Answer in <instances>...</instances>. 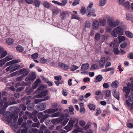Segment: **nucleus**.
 <instances>
[{"label":"nucleus","mask_w":133,"mask_h":133,"mask_svg":"<svg viewBox=\"0 0 133 133\" xmlns=\"http://www.w3.org/2000/svg\"><path fill=\"white\" fill-rule=\"evenodd\" d=\"M16 49L18 51L20 52H22L24 50V48L19 45L17 46Z\"/></svg>","instance_id":"33"},{"label":"nucleus","mask_w":133,"mask_h":133,"mask_svg":"<svg viewBox=\"0 0 133 133\" xmlns=\"http://www.w3.org/2000/svg\"><path fill=\"white\" fill-rule=\"evenodd\" d=\"M40 63L42 64H44L46 63L47 62V60L46 59L44 58V57H42L40 59Z\"/></svg>","instance_id":"39"},{"label":"nucleus","mask_w":133,"mask_h":133,"mask_svg":"<svg viewBox=\"0 0 133 133\" xmlns=\"http://www.w3.org/2000/svg\"><path fill=\"white\" fill-rule=\"evenodd\" d=\"M18 60H13L11 61L8 62L6 64L5 66H9L10 65H11L13 64L17 63L19 62Z\"/></svg>","instance_id":"17"},{"label":"nucleus","mask_w":133,"mask_h":133,"mask_svg":"<svg viewBox=\"0 0 133 133\" xmlns=\"http://www.w3.org/2000/svg\"><path fill=\"white\" fill-rule=\"evenodd\" d=\"M11 104V103H10V99H9L8 101H6V103L4 104V107L6 108L7 107L8 105H9Z\"/></svg>","instance_id":"38"},{"label":"nucleus","mask_w":133,"mask_h":133,"mask_svg":"<svg viewBox=\"0 0 133 133\" xmlns=\"http://www.w3.org/2000/svg\"><path fill=\"white\" fill-rule=\"evenodd\" d=\"M12 70L11 71V72L15 71L18 69L20 67L19 65L13 64L11 65Z\"/></svg>","instance_id":"13"},{"label":"nucleus","mask_w":133,"mask_h":133,"mask_svg":"<svg viewBox=\"0 0 133 133\" xmlns=\"http://www.w3.org/2000/svg\"><path fill=\"white\" fill-rule=\"evenodd\" d=\"M40 125V123L38 121V122L36 123H33L32 125V127H39V126Z\"/></svg>","instance_id":"51"},{"label":"nucleus","mask_w":133,"mask_h":133,"mask_svg":"<svg viewBox=\"0 0 133 133\" xmlns=\"http://www.w3.org/2000/svg\"><path fill=\"white\" fill-rule=\"evenodd\" d=\"M79 124L81 127H84L86 124L85 122L83 120H80L79 122Z\"/></svg>","instance_id":"36"},{"label":"nucleus","mask_w":133,"mask_h":133,"mask_svg":"<svg viewBox=\"0 0 133 133\" xmlns=\"http://www.w3.org/2000/svg\"><path fill=\"white\" fill-rule=\"evenodd\" d=\"M38 109L40 111H42L45 109L46 108L45 103H41L37 105Z\"/></svg>","instance_id":"9"},{"label":"nucleus","mask_w":133,"mask_h":133,"mask_svg":"<svg viewBox=\"0 0 133 133\" xmlns=\"http://www.w3.org/2000/svg\"><path fill=\"white\" fill-rule=\"evenodd\" d=\"M78 68V67L75 65H73L70 68V69L71 71H74Z\"/></svg>","instance_id":"41"},{"label":"nucleus","mask_w":133,"mask_h":133,"mask_svg":"<svg viewBox=\"0 0 133 133\" xmlns=\"http://www.w3.org/2000/svg\"><path fill=\"white\" fill-rule=\"evenodd\" d=\"M34 3L36 7H39L40 3L38 0H35L34 1Z\"/></svg>","instance_id":"30"},{"label":"nucleus","mask_w":133,"mask_h":133,"mask_svg":"<svg viewBox=\"0 0 133 133\" xmlns=\"http://www.w3.org/2000/svg\"><path fill=\"white\" fill-rule=\"evenodd\" d=\"M114 47V48L113 50V51L114 53L116 55H117L119 53V51L118 50V48L117 47Z\"/></svg>","instance_id":"40"},{"label":"nucleus","mask_w":133,"mask_h":133,"mask_svg":"<svg viewBox=\"0 0 133 133\" xmlns=\"http://www.w3.org/2000/svg\"><path fill=\"white\" fill-rule=\"evenodd\" d=\"M43 4L44 7L48 9H49L50 7V5L49 3L46 1L43 2Z\"/></svg>","instance_id":"27"},{"label":"nucleus","mask_w":133,"mask_h":133,"mask_svg":"<svg viewBox=\"0 0 133 133\" xmlns=\"http://www.w3.org/2000/svg\"><path fill=\"white\" fill-rule=\"evenodd\" d=\"M7 54V52L6 51H4L3 48L0 47V57L1 58H3Z\"/></svg>","instance_id":"12"},{"label":"nucleus","mask_w":133,"mask_h":133,"mask_svg":"<svg viewBox=\"0 0 133 133\" xmlns=\"http://www.w3.org/2000/svg\"><path fill=\"white\" fill-rule=\"evenodd\" d=\"M105 58L104 57H102L99 62V64L101 68H103L104 66L105 62Z\"/></svg>","instance_id":"8"},{"label":"nucleus","mask_w":133,"mask_h":133,"mask_svg":"<svg viewBox=\"0 0 133 133\" xmlns=\"http://www.w3.org/2000/svg\"><path fill=\"white\" fill-rule=\"evenodd\" d=\"M110 91L109 90H107L105 94V95L107 97H109L110 95Z\"/></svg>","instance_id":"62"},{"label":"nucleus","mask_w":133,"mask_h":133,"mask_svg":"<svg viewBox=\"0 0 133 133\" xmlns=\"http://www.w3.org/2000/svg\"><path fill=\"white\" fill-rule=\"evenodd\" d=\"M127 45V43L126 42H125L121 44L120 45L121 47L122 48H125Z\"/></svg>","instance_id":"60"},{"label":"nucleus","mask_w":133,"mask_h":133,"mask_svg":"<svg viewBox=\"0 0 133 133\" xmlns=\"http://www.w3.org/2000/svg\"><path fill=\"white\" fill-rule=\"evenodd\" d=\"M126 37L123 36H118V38L119 40V42L121 43L123 41H125V40Z\"/></svg>","instance_id":"21"},{"label":"nucleus","mask_w":133,"mask_h":133,"mask_svg":"<svg viewBox=\"0 0 133 133\" xmlns=\"http://www.w3.org/2000/svg\"><path fill=\"white\" fill-rule=\"evenodd\" d=\"M48 91L47 90H45L43 92H41L37 95L36 97L38 98H41L45 96L48 94Z\"/></svg>","instance_id":"10"},{"label":"nucleus","mask_w":133,"mask_h":133,"mask_svg":"<svg viewBox=\"0 0 133 133\" xmlns=\"http://www.w3.org/2000/svg\"><path fill=\"white\" fill-rule=\"evenodd\" d=\"M99 22L97 20H95L93 23V27L94 29L97 30L98 28Z\"/></svg>","instance_id":"15"},{"label":"nucleus","mask_w":133,"mask_h":133,"mask_svg":"<svg viewBox=\"0 0 133 133\" xmlns=\"http://www.w3.org/2000/svg\"><path fill=\"white\" fill-rule=\"evenodd\" d=\"M101 38L100 34L98 32H97L95 35V38L97 41H99V40Z\"/></svg>","instance_id":"34"},{"label":"nucleus","mask_w":133,"mask_h":133,"mask_svg":"<svg viewBox=\"0 0 133 133\" xmlns=\"http://www.w3.org/2000/svg\"><path fill=\"white\" fill-rule=\"evenodd\" d=\"M105 17L107 20L108 24L110 27L112 28L116 27L120 23V21L119 20L116 19L114 20L113 18L109 15H106Z\"/></svg>","instance_id":"2"},{"label":"nucleus","mask_w":133,"mask_h":133,"mask_svg":"<svg viewBox=\"0 0 133 133\" xmlns=\"http://www.w3.org/2000/svg\"><path fill=\"white\" fill-rule=\"evenodd\" d=\"M29 72V71L28 69H26L25 68H23L18 71L14 72V73L18 74L19 75L23 74L22 75L24 76V77L26 76Z\"/></svg>","instance_id":"5"},{"label":"nucleus","mask_w":133,"mask_h":133,"mask_svg":"<svg viewBox=\"0 0 133 133\" xmlns=\"http://www.w3.org/2000/svg\"><path fill=\"white\" fill-rule=\"evenodd\" d=\"M130 90H133V87L130 83H128L127 87H124L123 88V91L125 92V97L127 98L130 92Z\"/></svg>","instance_id":"3"},{"label":"nucleus","mask_w":133,"mask_h":133,"mask_svg":"<svg viewBox=\"0 0 133 133\" xmlns=\"http://www.w3.org/2000/svg\"><path fill=\"white\" fill-rule=\"evenodd\" d=\"M125 35L128 37L132 38H133V34L130 31H126L125 32Z\"/></svg>","instance_id":"22"},{"label":"nucleus","mask_w":133,"mask_h":133,"mask_svg":"<svg viewBox=\"0 0 133 133\" xmlns=\"http://www.w3.org/2000/svg\"><path fill=\"white\" fill-rule=\"evenodd\" d=\"M13 40L11 38H9L6 39V42L9 45H10L14 43Z\"/></svg>","instance_id":"26"},{"label":"nucleus","mask_w":133,"mask_h":133,"mask_svg":"<svg viewBox=\"0 0 133 133\" xmlns=\"http://www.w3.org/2000/svg\"><path fill=\"white\" fill-rule=\"evenodd\" d=\"M118 81H115L112 83L111 86L113 88H116L118 87Z\"/></svg>","instance_id":"20"},{"label":"nucleus","mask_w":133,"mask_h":133,"mask_svg":"<svg viewBox=\"0 0 133 133\" xmlns=\"http://www.w3.org/2000/svg\"><path fill=\"white\" fill-rule=\"evenodd\" d=\"M100 25L103 26L105 25L106 23V21L105 18L100 19L99 21Z\"/></svg>","instance_id":"18"},{"label":"nucleus","mask_w":133,"mask_h":133,"mask_svg":"<svg viewBox=\"0 0 133 133\" xmlns=\"http://www.w3.org/2000/svg\"><path fill=\"white\" fill-rule=\"evenodd\" d=\"M126 29L127 27L124 25H119L112 30L111 35L115 37H116L118 35H122L123 32Z\"/></svg>","instance_id":"1"},{"label":"nucleus","mask_w":133,"mask_h":133,"mask_svg":"<svg viewBox=\"0 0 133 133\" xmlns=\"http://www.w3.org/2000/svg\"><path fill=\"white\" fill-rule=\"evenodd\" d=\"M52 12L54 15H57L59 13V10L57 8H55L52 10Z\"/></svg>","instance_id":"25"},{"label":"nucleus","mask_w":133,"mask_h":133,"mask_svg":"<svg viewBox=\"0 0 133 133\" xmlns=\"http://www.w3.org/2000/svg\"><path fill=\"white\" fill-rule=\"evenodd\" d=\"M62 93L64 96H66L67 95V91L65 89H63Z\"/></svg>","instance_id":"64"},{"label":"nucleus","mask_w":133,"mask_h":133,"mask_svg":"<svg viewBox=\"0 0 133 133\" xmlns=\"http://www.w3.org/2000/svg\"><path fill=\"white\" fill-rule=\"evenodd\" d=\"M38 56V54L37 53H35L31 55V57L33 59H36Z\"/></svg>","instance_id":"46"},{"label":"nucleus","mask_w":133,"mask_h":133,"mask_svg":"<svg viewBox=\"0 0 133 133\" xmlns=\"http://www.w3.org/2000/svg\"><path fill=\"white\" fill-rule=\"evenodd\" d=\"M96 79L99 81H101L103 79L102 76L101 75H99L96 77Z\"/></svg>","instance_id":"58"},{"label":"nucleus","mask_w":133,"mask_h":133,"mask_svg":"<svg viewBox=\"0 0 133 133\" xmlns=\"http://www.w3.org/2000/svg\"><path fill=\"white\" fill-rule=\"evenodd\" d=\"M122 6L125 10H129L130 8L129 2L128 1L125 2Z\"/></svg>","instance_id":"14"},{"label":"nucleus","mask_w":133,"mask_h":133,"mask_svg":"<svg viewBox=\"0 0 133 133\" xmlns=\"http://www.w3.org/2000/svg\"><path fill=\"white\" fill-rule=\"evenodd\" d=\"M83 129L80 128H78L76 129H75L72 131V133H76L77 132H81L82 131Z\"/></svg>","instance_id":"28"},{"label":"nucleus","mask_w":133,"mask_h":133,"mask_svg":"<svg viewBox=\"0 0 133 133\" xmlns=\"http://www.w3.org/2000/svg\"><path fill=\"white\" fill-rule=\"evenodd\" d=\"M95 9L94 8L87 10V15L88 17H90L92 16L93 17H95L96 16V15L95 13Z\"/></svg>","instance_id":"6"},{"label":"nucleus","mask_w":133,"mask_h":133,"mask_svg":"<svg viewBox=\"0 0 133 133\" xmlns=\"http://www.w3.org/2000/svg\"><path fill=\"white\" fill-rule=\"evenodd\" d=\"M86 12V10L84 7L82 6L80 10V13L82 15H84Z\"/></svg>","instance_id":"32"},{"label":"nucleus","mask_w":133,"mask_h":133,"mask_svg":"<svg viewBox=\"0 0 133 133\" xmlns=\"http://www.w3.org/2000/svg\"><path fill=\"white\" fill-rule=\"evenodd\" d=\"M98 66L96 64L92 65L91 67V69H96L98 68Z\"/></svg>","instance_id":"61"},{"label":"nucleus","mask_w":133,"mask_h":133,"mask_svg":"<svg viewBox=\"0 0 133 133\" xmlns=\"http://www.w3.org/2000/svg\"><path fill=\"white\" fill-rule=\"evenodd\" d=\"M79 0H75L72 3L73 6H75L79 3Z\"/></svg>","instance_id":"57"},{"label":"nucleus","mask_w":133,"mask_h":133,"mask_svg":"<svg viewBox=\"0 0 133 133\" xmlns=\"http://www.w3.org/2000/svg\"><path fill=\"white\" fill-rule=\"evenodd\" d=\"M91 123L90 122H89L86 125L85 127H83V129L85 130L88 129L89 128L90 126L91 125Z\"/></svg>","instance_id":"45"},{"label":"nucleus","mask_w":133,"mask_h":133,"mask_svg":"<svg viewBox=\"0 0 133 133\" xmlns=\"http://www.w3.org/2000/svg\"><path fill=\"white\" fill-rule=\"evenodd\" d=\"M69 12L67 11H65L60 13V17L62 19H64L66 17V16L68 15Z\"/></svg>","instance_id":"11"},{"label":"nucleus","mask_w":133,"mask_h":133,"mask_svg":"<svg viewBox=\"0 0 133 133\" xmlns=\"http://www.w3.org/2000/svg\"><path fill=\"white\" fill-rule=\"evenodd\" d=\"M114 96L118 100L119 99V94L118 93H116L115 92H114Z\"/></svg>","instance_id":"53"},{"label":"nucleus","mask_w":133,"mask_h":133,"mask_svg":"<svg viewBox=\"0 0 133 133\" xmlns=\"http://www.w3.org/2000/svg\"><path fill=\"white\" fill-rule=\"evenodd\" d=\"M79 111L81 114H84L85 112V109L84 107H80Z\"/></svg>","instance_id":"37"},{"label":"nucleus","mask_w":133,"mask_h":133,"mask_svg":"<svg viewBox=\"0 0 133 133\" xmlns=\"http://www.w3.org/2000/svg\"><path fill=\"white\" fill-rule=\"evenodd\" d=\"M71 18L72 19H79V18L78 15L74 14H72V15Z\"/></svg>","instance_id":"55"},{"label":"nucleus","mask_w":133,"mask_h":133,"mask_svg":"<svg viewBox=\"0 0 133 133\" xmlns=\"http://www.w3.org/2000/svg\"><path fill=\"white\" fill-rule=\"evenodd\" d=\"M68 0H62L60 6H64L67 3Z\"/></svg>","instance_id":"43"},{"label":"nucleus","mask_w":133,"mask_h":133,"mask_svg":"<svg viewBox=\"0 0 133 133\" xmlns=\"http://www.w3.org/2000/svg\"><path fill=\"white\" fill-rule=\"evenodd\" d=\"M118 45V43L117 41V38L115 39L114 41V43L113 44V47H114L115 46H117Z\"/></svg>","instance_id":"49"},{"label":"nucleus","mask_w":133,"mask_h":133,"mask_svg":"<svg viewBox=\"0 0 133 133\" xmlns=\"http://www.w3.org/2000/svg\"><path fill=\"white\" fill-rule=\"evenodd\" d=\"M33 106L31 103H30L28 105L27 107V109L28 110H31L33 109Z\"/></svg>","instance_id":"42"},{"label":"nucleus","mask_w":133,"mask_h":133,"mask_svg":"<svg viewBox=\"0 0 133 133\" xmlns=\"http://www.w3.org/2000/svg\"><path fill=\"white\" fill-rule=\"evenodd\" d=\"M125 0H117V3L119 5H123L125 2Z\"/></svg>","instance_id":"48"},{"label":"nucleus","mask_w":133,"mask_h":133,"mask_svg":"<svg viewBox=\"0 0 133 133\" xmlns=\"http://www.w3.org/2000/svg\"><path fill=\"white\" fill-rule=\"evenodd\" d=\"M36 75L35 72H32L30 74L29 76L26 77L25 79V81L28 83H30L31 81H33L35 79Z\"/></svg>","instance_id":"4"},{"label":"nucleus","mask_w":133,"mask_h":133,"mask_svg":"<svg viewBox=\"0 0 133 133\" xmlns=\"http://www.w3.org/2000/svg\"><path fill=\"white\" fill-rule=\"evenodd\" d=\"M50 96H47L44 99H36L35 100V102L36 103H37L41 101L48 100L50 98Z\"/></svg>","instance_id":"19"},{"label":"nucleus","mask_w":133,"mask_h":133,"mask_svg":"<svg viewBox=\"0 0 133 133\" xmlns=\"http://www.w3.org/2000/svg\"><path fill=\"white\" fill-rule=\"evenodd\" d=\"M89 108L92 110H95V106L91 104H89L88 105Z\"/></svg>","instance_id":"31"},{"label":"nucleus","mask_w":133,"mask_h":133,"mask_svg":"<svg viewBox=\"0 0 133 133\" xmlns=\"http://www.w3.org/2000/svg\"><path fill=\"white\" fill-rule=\"evenodd\" d=\"M41 81L40 79H39L38 78L36 79V81L34 82V83L38 86L41 83Z\"/></svg>","instance_id":"59"},{"label":"nucleus","mask_w":133,"mask_h":133,"mask_svg":"<svg viewBox=\"0 0 133 133\" xmlns=\"http://www.w3.org/2000/svg\"><path fill=\"white\" fill-rule=\"evenodd\" d=\"M6 62L4 59L0 60V67L2 66Z\"/></svg>","instance_id":"54"},{"label":"nucleus","mask_w":133,"mask_h":133,"mask_svg":"<svg viewBox=\"0 0 133 133\" xmlns=\"http://www.w3.org/2000/svg\"><path fill=\"white\" fill-rule=\"evenodd\" d=\"M50 114H51L52 113L58 111V108L55 109L51 108L50 109Z\"/></svg>","instance_id":"47"},{"label":"nucleus","mask_w":133,"mask_h":133,"mask_svg":"<svg viewBox=\"0 0 133 133\" xmlns=\"http://www.w3.org/2000/svg\"><path fill=\"white\" fill-rule=\"evenodd\" d=\"M4 116L6 118H9V117L10 116V114L8 112H5L4 114Z\"/></svg>","instance_id":"63"},{"label":"nucleus","mask_w":133,"mask_h":133,"mask_svg":"<svg viewBox=\"0 0 133 133\" xmlns=\"http://www.w3.org/2000/svg\"><path fill=\"white\" fill-rule=\"evenodd\" d=\"M24 76L23 75H21L20 76L18 77L16 79V80L17 82H19L21 81L22 80L24 77Z\"/></svg>","instance_id":"52"},{"label":"nucleus","mask_w":133,"mask_h":133,"mask_svg":"<svg viewBox=\"0 0 133 133\" xmlns=\"http://www.w3.org/2000/svg\"><path fill=\"white\" fill-rule=\"evenodd\" d=\"M75 119H71L69 122V123L71 126H72L75 123Z\"/></svg>","instance_id":"50"},{"label":"nucleus","mask_w":133,"mask_h":133,"mask_svg":"<svg viewBox=\"0 0 133 133\" xmlns=\"http://www.w3.org/2000/svg\"><path fill=\"white\" fill-rule=\"evenodd\" d=\"M6 62L12 59V57L10 56H7L5 58H3Z\"/></svg>","instance_id":"44"},{"label":"nucleus","mask_w":133,"mask_h":133,"mask_svg":"<svg viewBox=\"0 0 133 133\" xmlns=\"http://www.w3.org/2000/svg\"><path fill=\"white\" fill-rule=\"evenodd\" d=\"M106 0H99V5L100 6H103L106 4Z\"/></svg>","instance_id":"23"},{"label":"nucleus","mask_w":133,"mask_h":133,"mask_svg":"<svg viewBox=\"0 0 133 133\" xmlns=\"http://www.w3.org/2000/svg\"><path fill=\"white\" fill-rule=\"evenodd\" d=\"M89 67V64L87 63L82 64L81 70L82 71H86L87 70Z\"/></svg>","instance_id":"16"},{"label":"nucleus","mask_w":133,"mask_h":133,"mask_svg":"<svg viewBox=\"0 0 133 133\" xmlns=\"http://www.w3.org/2000/svg\"><path fill=\"white\" fill-rule=\"evenodd\" d=\"M26 92H27V94L29 95L33 92V89L32 88L30 89H26Z\"/></svg>","instance_id":"56"},{"label":"nucleus","mask_w":133,"mask_h":133,"mask_svg":"<svg viewBox=\"0 0 133 133\" xmlns=\"http://www.w3.org/2000/svg\"><path fill=\"white\" fill-rule=\"evenodd\" d=\"M126 17L128 20H131L132 19V15L130 13H128L127 14Z\"/></svg>","instance_id":"29"},{"label":"nucleus","mask_w":133,"mask_h":133,"mask_svg":"<svg viewBox=\"0 0 133 133\" xmlns=\"http://www.w3.org/2000/svg\"><path fill=\"white\" fill-rule=\"evenodd\" d=\"M50 115L48 114H45L43 115V114L42 113H40L38 114V118H40V116H43L45 119L49 117Z\"/></svg>","instance_id":"24"},{"label":"nucleus","mask_w":133,"mask_h":133,"mask_svg":"<svg viewBox=\"0 0 133 133\" xmlns=\"http://www.w3.org/2000/svg\"><path fill=\"white\" fill-rule=\"evenodd\" d=\"M128 99L130 102H132V103L131 104L129 102L128 100H127L126 101V103L129 106H131L133 109V93L130 94L128 97Z\"/></svg>","instance_id":"7"},{"label":"nucleus","mask_w":133,"mask_h":133,"mask_svg":"<svg viewBox=\"0 0 133 133\" xmlns=\"http://www.w3.org/2000/svg\"><path fill=\"white\" fill-rule=\"evenodd\" d=\"M61 115L60 112H57L52 114L51 115V117H55L59 116Z\"/></svg>","instance_id":"35"}]
</instances>
